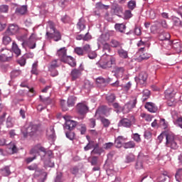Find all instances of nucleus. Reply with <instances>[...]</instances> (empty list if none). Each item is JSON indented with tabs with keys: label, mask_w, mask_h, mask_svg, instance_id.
Wrapping results in <instances>:
<instances>
[{
	"label": "nucleus",
	"mask_w": 182,
	"mask_h": 182,
	"mask_svg": "<svg viewBox=\"0 0 182 182\" xmlns=\"http://www.w3.org/2000/svg\"><path fill=\"white\" fill-rule=\"evenodd\" d=\"M96 65L101 69H110L113 65H116V58L110 55H102Z\"/></svg>",
	"instance_id": "1"
},
{
	"label": "nucleus",
	"mask_w": 182,
	"mask_h": 182,
	"mask_svg": "<svg viewBox=\"0 0 182 182\" xmlns=\"http://www.w3.org/2000/svg\"><path fill=\"white\" fill-rule=\"evenodd\" d=\"M166 147H170L173 150H177L178 149V145L176 141V138H174V134L171 132H166Z\"/></svg>",
	"instance_id": "2"
},
{
	"label": "nucleus",
	"mask_w": 182,
	"mask_h": 182,
	"mask_svg": "<svg viewBox=\"0 0 182 182\" xmlns=\"http://www.w3.org/2000/svg\"><path fill=\"white\" fill-rule=\"evenodd\" d=\"M136 123V118L134 116L131 115L128 118H123L118 124V126L122 127H127V129L132 127V124Z\"/></svg>",
	"instance_id": "3"
},
{
	"label": "nucleus",
	"mask_w": 182,
	"mask_h": 182,
	"mask_svg": "<svg viewBox=\"0 0 182 182\" xmlns=\"http://www.w3.org/2000/svg\"><path fill=\"white\" fill-rule=\"evenodd\" d=\"M40 102L42 104H39L37 107V110L38 112H42V110H45L46 109L47 106H49L52 103V100L50 97H43L42 95L39 96Z\"/></svg>",
	"instance_id": "4"
},
{
	"label": "nucleus",
	"mask_w": 182,
	"mask_h": 182,
	"mask_svg": "<svg viewBox=\"0 0 182 182\" xmlns=\"http://www.w3.org/2000/svg\"><path fill=\"white\" fill-rule=\"evenodd\" d=\"M14 53L11 50L8 49H1L0 53V61L1 62H9L12 59Z\"/></svg>",
	"instance_id": "5"
},
{
	"label": "nucleus",
	"mask_w": 182,
	"mask_h": 182,
	"mask_svg": "<svg viewBox=\"0 0 182 182\" xmlns=\"http://www.w3.org/2000/svg\"><path fill=\"white\" fill-rule=\"evenodd\" d=\"M83 65L80 64L79 68H74L71 70L70 73V76L71 77V80H77L79 79L80 76H82V72H83Z\"/></svg>",
	"instance_id": "6"
},
{
	"label": "nucleus",
	"mask_w": 182,
	"mask_h": 182,
	"mask_svg": "<svg viewBox=\"0 0 182 182\" xmlns=\"http://www.w3.org/2000/svg\"><path fill=\"white\" fill-rule=\"evenodd\" d=\"M77 112L81 116H85L89 112V107H87V103L86 102H79L77 105Z\"/></svg>",
	"instance_id": "7"
},
{
	"label": "nucleus",
	"mask_w": 182,
	"mask_h": 182,
	"mask_svg": "<svg viewBox=\"0 0 182 182\" xmlns=\"http://www.w3.org/2000/svg\"><path fill=\"white\" fill-rule=\"evenodd\" d=\"M64 120H65V129L67 130H70V132H72L73 129H75L77 124V122L70 120V117L68 115H65L63 117Z\"/></svg>",
	"instance_id": "8"
},
{
	"label": "nucleus",
	"mask_w": 182,
	"mask_h": 182,
	"mask_svg": "<svg viewBox=\"0 0 182 182\" xmlns=\"http://www.w3.org/2000/svg\"><path fill=\"white\" fill-rule=\"evenodd\" d=\"M136 105H137V98H134L127 102L122 109L123 113H129V112H132V109L136 107Z\"/></svg>",
	"instance_id": "9"
},
{
	"label": "nucleus",
	"mask_w": 182,
	"mask_h": 182,
	"mask_svg": "<svg viewBox=\"0 0 182 182\" xmlns=\"http://www.w3.org/2000/svg\"><path fill=\"white\" fill-rule=\"evenodd\" d=\"M46 36L48 37V39H51L52 41H54V42H59V41L62 39V35L58 30L53 31L52 33L46 32Z\"/></svg>",
	"instance_id": "10"
},
{
	"label": "nucleus",
	"mask_w": 182,
	"mask_h": 182,
	"mask_svg": "<svg viewBox=\"0 0 182 182\" xmlns=\"http://www.w3.org/2000/svg\"><path fill=\"white\" fill-rule=\"evenodd\" d=\"M56 55L60 60L63 62L64 60H66V58L68 57V49H66V47H63L57 50Z\"/></svg>",
	"instance_id": "11"
},
{
	"label": "nucleus",
	"mask_w": 182,
	"mask_h": 182,
	"mask_svg": "<svg viewBox=\"0 0 182 182\" xmlns=\"http://www.w3.org/2000/svg\"><path fill=\"white\" fill-rule=\"evenodd\" d=\"M40 151H42L45 154H46V149L45 147L42 146L40 144H36L34 146L30 151V154H38V156H41L39 154Z\"/></svg>",
	"instance_id": "12"
},
{
	"label": "nucleus",
	"mask_w": 182,
	"mask_h": 182,
	"mask_svg": "<svg viewBox=\"0 0 182 182\" xmlns=\"http://www.w3.org/2000/svg\"><path fill=\"white\" fill-rule=\"evenodd\" d=\"M98 42L103 44L102 52H104L103 55H109V53H112V48L110 47V44L107 43H103V36L98 38Z\"/></svg>",
	"instance_id": "13"
},
{
	"label": "nucleus",
	"mask_w": 182,
	"mask_h": 182,
	"mask_svg": "<svg viewBox=\"0 0 182 182\" xmlns=\"http://www.w3.org/2000/svg\"><path fill=\"white\" fill-rule=\"evenodd\" d=\"M147 80V73L141 72L137 77H135V82L136 85H144Z\"/></svg>",
	"instance_id": "14"
},
{
	"label": "nucleus",
	"mask_w": 182,
	"mask_h": 182,
	"mask_svg": "<svg viewBox=\"0 0 182 182\" xmlns=\"http://www.w3.org/2000/svg\"><path fill=\"white\" fill-rule=\"evenodd\" d=\"M19 31V26L16 24H10L5 31L6 35H16Z\"/></svg>",
	"instance_id": "15"
},
{
	"label": "nucleus",
	"mask_w": 182,
	"mask_h": 182,
	"mask_svg": "<svg viewBox=\"0 0 182 182\" xmlns=\"http://www.w3.org/2000/svg\"><path fill=\"white\" fill-rule=\"evenodd\" d=\"M127 141V138H125L123 136H119L114 139V144L117 149H120L122 146H124V144Z\"/></svg>",
	"instance_id": "16"
},
{
	"label": "nucleus",
	"mask_w": 182,
	"mask_h": 182,
	"mask_svg": "<svg viewBox=\"0 0 182 182\" xmlns=\"http://www.w3.org/2000/svg\"><path fill=\"white\" fill-rule=\"evenodd\" d=\"M21 133L24 137H28V136H33L32 132V124L28 126L26 125L21 128Z\"/></svg>",
	"instance_id": "17"
},
{
	"label": "nucleus",
	"mask_w": 182,
	"mask_h": 182,
	"mask_svg": "<svg viewBox=\"0 0 182 182\" xmlns=\"http://www.w3.org/2000/svg\"><path fill=\"white\" fill-rule=\"evenodd\" d=\"M144 107L148 112H150V113H156L158 110L157 106L153 102H146Z\"/></svg>",
	"instance_id": "18"
},
{
	"label": "nucleus",
	"mask_w": 182,
	"mask_h": 182,
	"mask_svg": "<svg viewBox=\"0 0 182 182\" xmlns=\"http://www.w3.org/2000/svg\"><path fill=\"white\" fill-rule=\"evenodd\" d=\"M117 55L121 59H129V51L122 48L117 49Z\"/></svg>",
	"instance_id": "19"
},
{
	"label": "nucleus",
	"mask_w": 182,
	"mask_h": 182,
	"mask_svg": "<svg viewBox=\"0 0 182 182\" xmlns=\"http://www.w3.org/2000/svg\"><path fill=\"white\" fill-rule=\"evenodd\" d=\"M77 29L80 30V32L86 29V21L84 18H80L77 23Z\"/></svg>",
	"instance_id": "20"
},
{
	"label": "nucleus",
	"mask_w": 182,
	"mask_h": 182,
	"mask_svg": "<svg viewBox=\"0 0 182 182\" xmlns=\"http://www.w3.org/2000/svg\"><path fill=\"white\" fill-rule=\"evenodd\" d=\"M176 91H174V88L171 87L165 91V97L166 99H170V97H174L176 96Z\"/></svg>",
	"instance_id": "21"
},
{
	"label": "nucleus",
	"mask_w": 182,
	"mask_h": 182,
	"mask_svg": "<svg viewBox=\"0 0 182 182\" xmlns=\"http://www.w3.org/2000/svg\"><path fill=\"white\" fill-rule=\"evenodd\" d=\"M28 12V6H21L16 9V14L18 15H25Z\"/></svg>",
	"instance_id": "22"
},
{
	"label": "nucleus",
	"mask_w": 182,
	"mask_h": 182,
	"mask_svg": "<svg viewBox=\"0 0 182 182\" xmlns=\"http://www.w3.org/2000/svg\"><path fill=\"white\" fill-rule=\"evenodd\" d=\"M63 62H64V63H68L70 66H71V68H75L76 66V60L72 56H68L65 58V60Z\"/></svg>",
	"instance_id": "23"
},
{
	"label": "nucleus",
	"mask_w": 182,
	"mask_h": 182,
	"mask_svg": "<svg viewBox=\"0 0 182 182\" xmlns=\"http://www.w3.org/2000/svg\"><path fill=\"white\" fill-rule=\"evenodd\" d=\"M106 110H107V106H101L100 107L96 112H95V116H103L106 114Z\"/></svg>",
	"instance_id": "24"
},
{
	"label": "nucleus",
	"mask_w": 182,
	"mask_h": 182,
	"mask_svg": "<svg viewBox=\"0 0 182 182\" xmlns=\"http://www.w3.org/2000/svg\"><path fill=\"white\" fill-rule=\"evenodd\" d=\"M76 100H77V98L75 96H70L68 99L67 103L68 107H73L76 103Z\"/></svg>",
	"instance_id": "25"
},
{
	"label": "nucleus",
	"mask_w": 182,
	"mask_h": 182,
	"mask_svg": "<svg viewBox=\"0 0 182 182\" xmlns=\"http://www.w3.org/2000/svg\"><path fill=\"white\" fill-rule=\"evenodd\" d=\"M0 174L4 177H8V176H11V169H9V166H6L0 169Z\"/></svg>",
	"instance_id": "26"
},
{
	"label": "nucleus",
	"mask_w": 182,
	"mask_h": 182,
	"mask_svg": "<svg viewBox=\"0 0 182 182\" xmlns=\"http://www.w3.org/2000/svg\"><path fill=\"white\" fill-rule=\"evenodd\" d=\"M11 50L16 56H19L21 55V50L15 41H13L12 43Z\"/></svg>",
	"instance_id": "27"
},
{
	"label": "nucleus",
	"mask_w": 182,
	"mask_h": 182,
	"mask_svg": "<svg viewBox=\"0 0 182 182\" xmlns=\"http://www.w3.org/2000/svg\"><path fill=\"white\" fill-rule=\"evenodd\" d=\"M47 136L48 139H51L52 140L55 139V129L53 127H50L47 129Z\"/></svg>",
	"instance_id": "28"
},
{
	"label": "nucleus",
	"mask_w": 182,
	"mask_h": 182,
	"mask_svg": "<svg viewBox=\"0 0 182 182\" xmlns=\"http://www.w3.org/2000/svg\"><path fill=\"white\" fill-rule=\"evenodd\" d=\"M126 71V69L124 67H118L116 66L114 68V73L115 75H119V76H123L124 75V72Z\"/></svg>",
	"instance_id": "29"
},
{
	"label": "nucleus",
	"mask_w": 182,
	"mask_h": 182,
	"mask_svg": "<svg viewBox=\"0 0 182 182\" xmlns=\"http://www.w3.org/2000/svg\"><path fill=\"white\" fill-rule=\"evenodd\" d=\"M9 34H6L4 33V36L2 38V43L3 45H5L6 46L7 45H9L12 42V38L8 36Z\"/></svg>",
	"instance_id": "30"
},
{
	"label": "nucleus",
	"mask_w": 182,
	"mask_h": 182,
	"mask_svg": "<svg viewBox=\"0 0 182 182\" xmlns=\"http://www.w3.org/2000/svg\"><path fill=\"white\" fill-rule=\"evenodd\" d=\"M58 31L56 28H55V23L53 21H48L47 25V32H50V33Z\"/></svg>",
	"instance_id": "31"
},
{
	"label": "nucleus",
	"mask_w": 182,
	"mask_h": 182,
	"mask_svg": "<svg viewBox=\"0 0 182 182\" xmlns=\"http://www.w3.org/2000/svg\"><path fill=\"white\" fill-rule=\"evenodd\" d=\"M176 182H181L182 181V168H178L175 174Z\"/></svg>",
	"instance_id": "32"
},
{
	"label": "nucleus",
	"mask_w": 182,
	"mask_h": 182,
	"mask_svg": "<svg viewBox=\"0 0 182 182\" xmlns=\"http://www.w3.org/2000/svg\"><path fill=\"white\" fill-rule=\"evenodd\" d=\"M139 53H140L139 57V60H147V59H149V58L151 57V54L144 53V51L140 52Z\"/></svg>",
	"instance_id": "33"
},
{
	"label": "nucleus",
	"mask_w": 182,
	"mask_h": 182,
	"mask_svg": "<svg viewBox=\"0 0 182 182\" xmlns=\"http://www.w3.org/2000/svg\"><path fill=\"white\" fill-rule=\"evenodd\" d=\"M114 28L116 31H117L118 32H121L122 33H123V32L126 31V25L123 23H117L115 24Z\"/></svg>",
	"instance_id": "34"
},
{
	"label": "nucleus",
	"mask_w": 182,
	"mask_h": 182,
	"mask_svg": "<svg viewBox=\"0 0 182 182\" xmlns=\"http://www.w3.org/2000/svg\"><path fill=\"white\" fill-rule=\"evenodd\" d=\"M31 73V75H39V71L38 70V61L35 62L32 65Z\"/></svg>",
	"instance_id": "35"
},
{
	"label": "nucleus",
	"mask_w": 182,
	"mask_h": 182,
	"mask_svg": "<svg viewBox=\"0 0 182 182\" xmlns=\"http://www.w3.org/2000/svg\"><path fill=\"white\" fill-rule=\"evenodd\" d=\"M136 46H138L139 50H138V52L140 53V52H144V49H146V43L144 42L143 41L140 40Z\"/></svg>",
	"instance_id": "36"
},
{
	"label": "nucleus",
	"mask_w": 182,
	"mask_h": 182,
	"mask_svg": "<svg viewBox=\"0 0 182 182\" xmlns=\"http://www.w3.org/2000/svg\"><path fill=\"white\" fill-rule=\"evenodd\" d=\"M124 149H134L136 147V143L133 141L125 142L123 145Z\"/></svg>",
	"instance_id": "37"
},
{
	"label": "nucleus",
	"mask_w": 182,
	"mask_h": 182,
	"mask_svg": "<svg viewBox=\"0 0 182 182\" xmlns=\"http://www.w3.org/2000/svg\"><path fill=\"white\" fill-rule=\"evenodd\" d=\"M159 41H170V33H162L159 36Z\"/></svg>",
	"instance_id": "38"
},
{
	"label": "nucleus",
	"mask_w": 182,
	"mask_h": 182,
	"mask_svg": "<svg viewBox=\"0 0 182 182\" xmlns=\"http://www.w3.org/2000/svg\"><path fill=\"white\" fill-rule=\"evenodd\" d=\"M9 150H11L12 154H15L18 151V149L16 148V144L15 142H10L9 144Z\"/></svg>",
	"instance_id": "39"
},
{
	"label": "nucleus",
	"mask_w": 182,
	"mask_h": 182,
	"mask_svg": "<svg viewBox=\"0 0 182 182\" xmlns=\"http://www.w3.org/2000/svg\"><path fill=\"white\" fill-rule=\"evenodd\" d=\"M92 154H102L103 153V149L102 148H99V144H96L92 151Z\"/></svg>",
	"instance_id": "40"
},
{
	"label": "nucleus",
	"mask_w": 182,
	"mask_h": 182,
	"mask_svg": "<svg viewBox=\"0 0 182 182\" xmlns=\"http://www.w3.org/2000/svg\"><path fill=\"white\" fill-rule=\"evenodd\" d=\"M106 100L108 102L109 105H110L116 100V95H114V94L108 95L106 96Z\"/></svg>",
	"instance_id": "41"
},
{
	"label": "nucleus",
	"mask_w": 182,
	"mask_h": 182,
	"mask_svg": "<svg viewBox=\"0 0 182 182\" xmlns=\"http://www.w3.org/2000/svg\"><path fill=\"white\" fill-rule=\"evenodd\" d=\"M142 98L141 100L142 102H146L149 97H150V91L149 90H144L142 92Z\"/></svg>",
	"instance_id": "42"
},
{
	"label": "nucleus",
	"mask_w": 182,
	"mask_h": 182,
	"mask_svg": "<svg viewBox=\"0 0 182 182\" xmlns=\"http://www.w3.org/2000/svg\"><path fill=\"white\" fill-rule=\"evenodd\" d=\"M74 52L78 55V56H83L85 55V51L82 47H76L74 49Z\"/></svg>",
	"instance_id": "43"
},
{
	"label": "nucleus",
	"mask_w": 182,
	"mask_h": 182,
	"mask_svg": "<svg viewBox=\"0 0 182 182\" xmlns=\"http://www.w3.org/2000/svg\"><path fill=\"white\" fill-rule=\"evenodd\" d=\"M92 149H95V142L89 141V143L84 147L85 151H89V150H92Z\"/></svg>",
	"instance_id": "44"
},
{
	"label": "nucleus",
	"mask_w": 182,
	"mask_h": 182,
	"mask_svg": "<svg viewBox=\"0 0 182 182\" xmlns=\"http://www.w3.org/2000/svg\"><path fill=\"white\" fill-rule=\"evenodd\" d=\"M167 105L170 107L176 106V99H174V97L167 99Z\"/></svg>",
	"instance_id": "45"
},
{
	"label": "nucleus",
	"mask_w": 182,
	"mask_h": 182,
	"mask_svg": "<svg viewBox=\"0 0 182 182\" xmlns=\"http://www.w3.org/2000/svg\"><path fill=\"white\" fill-rule=\"evenodd\" d=\"M173 48L175 49L177 53H180L182 51V47L180 45V43H176L173 44Z\"/></svg>",
	"instance_id": "46"
},
{
	"label": "nucleus",
	"mask_w": 182,
	"mask_h": 182,
	"mask_svg": "<svg viewBox=\"0 0 182 182\" xmlns=\"http://www.w3.org/2000/svg\"><path fill=\"white\" fill-rule=\"evenodd\" d=\"M129 9L130 11H133L136 8V1L134 0H131L128 2L127 4Z\"/></svg>",
	"instance_id": "47"
},
{
	"label": "nucleus",
	"mask_w": 182,
	"mask_h": 182,
	"mask_svg": "<svg viewBox=\"0 0 182 182\" xmlns=\"http://www.w3.org/2000/svg\"><path fill=\"white\" fill-rule=\"evenodd\" d=\"M135 156L133 154H129L126 156V163H132L134 161Z\"/></svg>",
	"instance_id": "48"
},
{
	"label": "nucleus",
	"mask_w": 182,
	"mask_h": 182,
	"mask_svg": "<svg viewBox=\"0 0 182 182\" xmlns=\"http://www.w3.org/2000/svg\"><path fill=\"white\" fill-rule=\"evenodd\" d=\"M110 44L112 48H120L122 46V43L117 41V40H112Z\"/></svg>",
	"instance_id": "49"
},
{
	"label": "nucleus",
	"mask_w": 182,
	"mask_h": 182,
	"mask_svg": "<svg viewBox=\"0 0 182 182\" xmlns=\"http://www.w3.org/2000/svg\"><path fill=\"white\" fill-rule=\"evenodd\" d=\"M82 50H84V55H86V53L88 54L89 53L92 52V48L90 47V45L85 44L82 47Z\"/></svg>",
	"instance_id": "50"
},
{
	"label": "nucleus",
	"mask_w": 182,
	"mask_h": 182,
	"mask_svg": "<svg viewBox=\"0 0 182 182\" xmlns=\"http://www.w3.org/2000/svg\"><path fill=\"white\" fill-rule=\"evenodd\" d=\"M133 14H132V10H126L124 13V19H130L132 18Z\"/></svg>",
	"instance_id": "51"
},
{
	"label": "nucleus",
	"mask_w": 182,
	"mask_h": 182,
	"mask_svg": "<svg viewBox=\"0 0 182 182\" xmlns=\"http://www.w3.org/2000/svg\"><path fill=\"white\" fill-rule=\"evenodd\" d=\"M21 71L19 70H14L13 71H11V78H15V77H18V76H19V75H21Z\"/></svg>",
	"instance_id": "52"
},
{
	"label": "nucleus",
	"mask_w": 182,
	"mask_h": 182,
	"mask_svg": "<svg viewBox=\"0 0 182 182\" xmlns=\"http://www.w3.org/2000/svg\"><path fill=\"white\" fill-rule=\"evenodd\" d=\"M8 11H9V6L8 5L3 4L0 6V12L8 14Z\"/></svg>",
	"instance_id": "53"
},
{
	"label": "nucleus",
	"mask_w": 182,
	"mask_h": 182,
	"mask_svg": "<svg viewBox=\"0 0 182 182\" xmlns=\"http://www.w3.org/2000/svg\"><path fill=\"white\" fill-rule=\"evenodd\" d=\"M58 60H55L54 61H53L50 64V65L48 68V70H53L56 69V68H58Z\"/></svg>",
	"instance_id": "54"
},
{
	"label": "nucleus",
	"mask_w": 182,
	"mask_h": 182,
	"mask_svg": "<svg viewBox=\"0 0 182 182\" xmlns=\"http://www.w3.org/2000/svg\"><path fill=\"white\" fill-rule=\"evenodd\" d=\"M141 117L142 119H144L146 122H151V115L146 114V113H141Z\"/></svg>",
	"instance_id": "55"
},
{
	"label": "nucleus",
	"mask_w": 182,
	"mask_h": 182,
	"mask_svg": "<svg viewBox=\"0 0 182 182\" xmlns=\"http://www.w3.org/2000/svg\"><path fill=\"white\" fill-rule=\"evenodd\" d=\"M132 139L136 143H140V141H141V138H140V134H139L138 133L133 134H132Z\"/></svg>",
	"instance_id": "56"
},
{
	"label": "nucleus",
	"mask_w": 182,
	"mask_h": 182,
	"mask_svg": "<svg viewBox=\"0 0 182 182\" xmlns=\"http://www.w3.org/2000/svg\"><path fill=\"white\" fill-rule=\"evenodd\" d=\"M101 122L104 127H109L110 126V121L106 118H101Z\"/></svg>",
	"instance_id": "57"
},
{
	"label": "nucleus",
	"mask_w": 182,
	"mask_h": 182,
	"mask_svg": "<svg viewBox=\"0 0 182 182\" xmlns=\"http://www.w3.org/2000/svg\"><path fill=\"white\" fill-rule=\"evenodd\" d=\"M60 105L63 112H66L68 110V106L66 105V100H61L60 102Z\"/></svg>",
	"instance_id": "58"
},
{
	"label": "nucleus",
	"mask_w": 182,
	"mask_h": 182,
	"mask_svg": "<svg viewBox=\"0 0 182 182\" xmlns=\"http://www.w3.org/2000/svg\"><path fill=\"white\" fill-rule=\"evenodd\" d=\"M65 136L67 139H69V140H75V132H68L65 133Z\"/></svg>",
	"instance_id": "59"
},
{
	"label": "nucleus",
	"mask_w": 182,
	"mask_h": 182,
	"mask_svg": "<svg viewBox=\"0 0 182 182\" xmlns=\"http://www.w3.org/2000/svg\"><path fill=\"white\" fill-rule=\"evenodd\" d=\"M61 21L63 23H69V22H70V17H69L68 15H65L61 17Z\"/></svg>",
	"instance_id": "60"
},
{
	"label": "nucleus",
	"mask_w": 182,
	"mask_h": 182,
	"mask_svg": "<svg viewBox=\"0 0 182 182\" xmlns=\"http://www.w3.org/2000/svg\"><path fill=\"white\" fill-rule=\"evenodd\" d=\"M87 55L90 59H96V58H97V54L96 53V51H90L87 53Z\"/></svg>",
	"instance_id": "61"
},
{
	"label": "nucleus",
	"mask_w": 182,
	"mask_h": 182,
	"mask_svg": "<svg viewBox=\"0 0 182 182\" xmlns=\"http://www.w3.org/2000/svg\"><path fill=\"white\" fill-rule=\"evenodd\" d=\"M96 7L97 8H101L102 9H109V6L105 5L100 2H98L96 4Z\"/></svg>",
	"instance_id": "62"
},
{
	"label": "nucleus",
	"mask_w": 182,
	"mask_h": 182,
	"mask_svg": "<svg viewBox=\"0 0 182 182\" xmlns=\"http://www.w3.org/2000/svg\"><path fill=\"white\" fill-rule=\"evenodd\" d=\"M99 160V158L97 156H92L91 159V165L92 166H97V161Z\"/></svg>",
	"instance_id": "63"
},
{
	"label": "nucleus",
	"mask_w": 182,
	"mask_h": 182,
	"mask_svg": "<svg viewBox=\"0 0 182 182\" xmlns=\"http://www.w3.org/2000/svg\"><path fill=\"white\" fill-rule=\"evenodd\" d=\"M175 124H178V126L182 129V117H178L176 120H175Z\"/></svg>",
	"instance_id": "64"
}]
</instances>
